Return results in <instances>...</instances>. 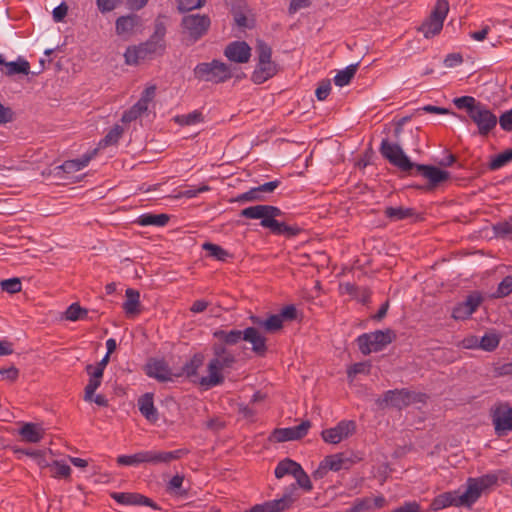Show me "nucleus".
<instances>
[{"label":"nucleus","instance_id":"obj_1","mask_svg":"<svg viewBox=\"0 0 512 512\" xmlns=\"http://www.w3.org/2000/svg\"><path fill=\"white\" fill-rule=\"evenodd\" d=\"M381 155L393 166L409 175H421L428 180L426 188L432 190L450 178V173L432 165L413 163L398 144L383 139L380 145Z\"/></svg>","mask_w":512,"mask_h":512},{"label":"nucleus","instance_id":"obj_2","mask_svg":"<svg viewBox=\"0 0 512 512\" xmlns=\"http://www.w3.org/2000/svg\"><path fill=\"white\" fill-rule=\"evenodd\" d=\"M165 35V23L161 17H157L154 22V32L150 38L137 46H130L126 49L124 53L125 63L128 65H138L163 55L166 49Z\"/></svg>","mask_w":512,"mask_h":512},{"label":"nucleus","instance_id":"obj_3","mask_svg":"<svg viewBox=\"0 0 512 512\" xmlns=\"http://www.w3.org/2000/svg\"><path fill=\"white\" fill-rule=\"evenodd\" d=\"M213 358L208 363V376L199 379V385L210 389L224 382L222 371L230 369L236 363L235 355L223 344L213 345Z\"/></svg>","mask_w":512,"mask_h":512},{"label":"nucleus","instance_id":"obj_4","mask_svg":"<svg viewBox=\"0 0 512 512\" xmlns=\"http://www.w3.org/2000/svg\"><path fill=\"white\" fill-rule=\"evenodd\" d=\"M396 339V333L392 329L376 330L364 333L356 339L359 350L363 355L383 350Z\"/></svg>","mask_w":512,"mask_h":512},{"label":"nucleus","instance_id":"obj_5","mask_svg":"<svg viewBox=\"0 0 512 512\" xmlns=\"http://www.w3.org/2000/svg\"><path fill=\"white\" fill-rule=\"evenodd\" d=\"M194 76L199 81L212 82L215 84L227 81L232 77L230 67L218 60L203 62L194 68Z\"/></svg>","mask_w":512,"mask_h":512},{"label":"nucleus","instance_id":"obj_6","mask_svg":"<svg viewBox=\"0 0 512 512\" xmlns=\"http://www.w3.org/2000/svg\"><path fill=\"white\" fill-rule=\"evenodd\" d=\"M182 27L186 43L190 45L207 33L210 27V19L206 15L190 14L183 17Z\"/></svg>","mask_w":512,"mask_h":512},{"label":"nucleus","instance_id":"obj_7","mask_svg":"<svg viewBox=\"0 0 512 512\" xmlns=\"http://www.w3.org/2000/svg\"><path fill=\"white\" fill-rule=\"evenodd\" d=\"M448 11L449 2L447 0H437L430 17L423 22L419 28L426 38L433 37L440 33Z\"/></svg>","mask_w":512,"mask_h":512},{"label":"nucleus","instance_id":"obj_8","mask_svg":"<svg viewBox=\"0 0 512 512\" xmlns=\"http://www.w3.org/2000/svg\"><path fill=\"white\" fill-rule=\"evenodd\" d=\"M421 396V394L415 393L405 388L394 389L386 391L382 398L378 399L376 403L380 407L390 405L401 410L405 407H408L412 403L419 402L421 400Z\"/></svg>","mask_w":512,"mask_h":512},{"label":"nucleus","instance_id":"obj_9","mask_svg":"<svg viewBox=\"0 0 512 512\" xmlns=\"http://www.w3.org/2000/svg\"><path fill=\"white\" fill-rule=\"evenodd\" d=\"M497 481V476L492 474L478 478H469L466 491L462 493V501L469 503L471 506L480 498L485 490L495 485Z\"/></svg>","mask_w":512,"mask_h":512},{"label":"nucleus","instance_id":"obj_10","mask_svg":"<svg viewBox=\"0 0 512 512\" xmlns=\"http://www.w3.org/2000/svg\"><path fill=\"white\" fill-rule=\"evenodd\" d=\"M356 432V423L353 420H342L335 427L322 431V439L326 443L338 444Z\"/></svg>","mask_w":512,"mask_h":512},{"label":"nucleus","instance_id":"obj_11","mask_svg":"<svg viewBox=\"0 0 512 512\" xmlns=\"http://www.w3.org/2000/svg\"><path fill=\"white\" fill-rule=\"evenodd\" d=\"M481 136H487L497 125L496 115L482 104L469 116Z\"/></svg>","mask_w":512,"mask_h":512},{"label":"nucleus","instance_id":"obj_12","mask_svg":"<svg viewBox=\"0 0 512 512\" xmlns=\"http://www.w3.org/2000/svg\"><path fill=\"white\" fill-rule=\"evenodd\" d=\"M284 213L276 206L272 205H255L244 208L240 211V216L247 219H261L260 225L263 227L264 221L277 220L276 217L282 216Z\"/></svg>","mask_w":512,"mask_h":512},{"label":"nucleus","instance_id":"obj_13","mask_svg":"<svg viewBox=\"0 0 512 512\" xmlns=\"http://www.w3.org/2000/svg\"><path fill=\"white\" fill-rule=\"evenodd\" d=\"M492 423L498 437L507 435L512 431V408L507 404H501L492 412Z\"/></svg>","mask_w":512,"mask_h":512},{"label":"nucleus","instance_id":"obj_14","mask_svg":"<svg viewBox=\"0 0 512 512\" xmlns=\"http://www.w3.org/2000/svg\"><path fill=\"white\" fill-rule=\"evenodd\" d=\"M483 297L474 292L469 294L465 301L458 303L452 310V318L455 320H466L468 319L481 305Z\"/></svg>","mask_w":512,"mask_h":512},{"label":"nucleus","instance_id":"obj_15","mask_svg":"<svg viewBox=\"0 0 512 512\" xmlns=\"http://www.w3.org/2000/svg\"><path fill=\"white\" fill-rule=\"evenodd\" d=\"M142 27V19L137 14L120 16L115 22V31L118 36L129 39Z\"/></svg>","mask_w":512,"mask_h":512},{"label":"nucleus","instance_id":"obj_16","mask_svg":"<svg viewBox=\"0 0 512 512\" xmlns=\"http://www.w3.org/2000/svg\"><path fill=\"white\" fill-rule=\"evenodd\" d=\"M361 460L362 458L354 452H342L326 456L325 464L331 471L338 472L340 470L350 469L354 464Z\"/></svg>","mask_w":512,"mask_h":512},{"label":"nucleus","instance_id":"obj_17","mask_svg":"<svg viewBox=\"0 0 512 512\" xmlns=\"http://www.w3.org/2000/svg\"><path fill=\"white\" fill-rule=\"evenodd\" d=\"M188 453L189 450L185 448L177 449L174 451L149 450L147 451L146 463L152 465H169L171 462L181 459Z\"/></svg>","mask_w":512,"mask_h":512},{"label":"nucleus","instance_id":"obj_18","mask_svg":"<svg viewBox=\"0 0 512 512\" xmlns=\"http://www.w3.org/2000/svg\"><path fill=\"white\" fill-rule=\"evenodd\" d=\"M110 355L106 353L104 358L97 363L96 366L88 364L85 368L89 375V381L87 383V398L90 397L93 391H96L101 385L104 369L109 362Z\"/></svg>","mask_w":512,"mask_h":512},{"label":"nucleus","instance_id":"obj_19","mask_svg":"<svg viewBox=\"0 0 512 512\" xmlns=\"http://www.w3.org/2000/svg\"><path fill=\"white\" fill-rule=\"evenodd\" d=\"M224 55L230 61L236 63H247L251 56V48L244 41H234L226 46Z\"/></svg>","mask_w":512,"mask_h":512},{"label":"nucleus","instance_id":"obj_20","mask_svg":"<svg viewBox=\"0 0 512 512\" xmlns=\"http://www.w3.org/2000/svg\"><path fill=\"white\" fill-rule=\"evenodd\" d=\"M111 497L117 503L122 504V505H144V506L151 507L155 510L159 509L157 504L152 499H150L140 493L114 492L111 494Z\"/></svg>","mask_w":512,"mask_h":512},{"label":"nucleus","instance_id":"obj_21","mask_svg":"<svg viewBox=\"0 0 512 512\" xmlns=\"http://www.w3.org/2000/svg\"><path fill=\"white\" fill-rule=\"evenodd\" d=\"M293 502L294 498L290 494H285L280 499L256 504L246 512H283L289 509Z\"/></svg>","mask_w":512,"mask_h":512},{"label":"nucleus","instance_id":"obj_22","mask_svg":"<svg viewBox=\"0 0 512 512\" xmlns=\"http://www.w3.org/2000/svg\"><path fill=\"white\" fill-rule=\"evenodd\" d=\"M146 374L160 382L170 381L172 373L164 360L150 359L145 366Z\"/></svg>","mask_w":512,"mask_h":512},{"label":"nucleus","instance_id":"obj_23","mask_svg":"<svg viewBox=\"0 0 512 512\" xmlns=\"http://www.w3.org/2000/svg\"><path fill=\"white\" fill-rule=\"evenodd\" d=\"M448 506H467L470 507L469 503L462 501V494L457 491L445 492L435 497L431 503L432 510H441Z\"/></svg>","mask_w":512,"mask_h":512},{"label":"nucleus","instance_id":"obj_24","mask_svg":"<svg viewBox=\"0 0 512 512\" xmlns=\"http://www.w3.org/2000/svg\"><path fill=\"white\" fill-rule=\"evenodd\" d=\"M244 341L251 343L252 351L258 356H264L268 350L266 338L256 327H248L244 330Z\"/></svg>","mask_w":512,"mask_h":512},{"label":"nucleus","instance_id":"obj_25","mask_svg":"<svg viewBox=\"0 0 512 512\" xmlns=\"http://www.w3.org/2000/svg\"><path fill=\"white\" fill-rule=\"evenodd\" d=\"M263 228L269 229L275 235H284L287 238L295 237L301 232L300 227L296 225L290 226L278 220L264 221Z\"/></svg>","mask_w":512,"mask_h":512},{"label":"nucleus","instance_id":"obj_26","mask_svg":"<svg viewBox=\"0 0 512 512\" xmlns=\"http://www.w3.org/2000/svg\"><path fill=\"white\" fill-rule=\"evenodd\" d=\"M138 407L141 414L151 423L158 420V412L154 406L153 394L145 393L138 399Z\"/></svg>","mask_w":512,"mask_h":512},{"label":"nucleus","instance_id":"obj_27","mask_svg":"<svg viewBox=\"0 0 512 512\" xmlns=\"http://www.w3.org/2000/svg\"><path fill=\"white\" fill-rule=\"evenodd\" d=\"M277 73L276 64L272 61L258 62V65L252 73V81L255 84H262L272 78Z\"/></svg>","mask_w":512,"mask_h":512},{"label":"nucleus","instance_id":"obj_28","mask_svg":"<svg viewBox=\"0 0 512 512\" xmlns=\"http://www.w3.org/2000/svg\"><path fill=\"white\" fill-rule=\"evenodd\" d=\"M250 320L257 327L263 328L268 333H275L282 329L283 321L278 314L270 315L267 319L263 320L258 316H251Z\"/></svg>","mask_w":512,"mask_h":512},{"label":"nucleus","instance_id":"obj_29","mask_svg":"<svg viewBox=\"0 0 512 512\" xmlns=\"http://www.w3.org/2000/svg\"><path fill=\"white\" fill-rule=\"evenodd\" d=\"M203 360L201 355H194L189 361H187L183 367L182 372L175 374L176 377H180L185 375L187 378L191 379L193 383L199 384V379L201 377L198 376V369L202 366Z\"/></svg>","mask_w":512,"mask_h":512},{"label":"nucleus","instance_id":"obj_30","mask_svg":"<svg viewBox=\"0 0 512 512\" xmlns=\"http://www.w3.org/2000/svg\"><path fill=\"white\" fill-rule=\"evenodd\" d=\"M126 301L123 303V309L128 316H135L141 312L140 293L137 290L128 288L125 292Z\"/></svg>","mask_w":512,"mask_h":512},{"label":"nucleus","instance_id":"obj_31","mask_svg":"<svg viewBox=\"0 0 512 512\" xmlns=\"http://www.w3.org/2000/svg\"><path fill=\"white\" fill-rule=\"evenodd\" d=\"M22 439L29 443H38L44 436V429L34 423H25L20 431Z\"/></svg>","mask_w":512,"mask_h":512},{"label":"nucleus","instance_id":"obj_32","mask_svg":"<svg viewBox=\"0 0 512 512\" xmlns=\"http://www.w3.org/2000/svg\"><path fill=\"white\" fill-rule=\"evenodd\" d=\"M301 465L296 461L285 458L281 460L275 468V477L278 479L283 478L285 475H292L293 477L298 473Z\"/></svg>","mask_w":512,"mask_h":512},{"label":"nucleus","instance_id":"obj_33","mask_svg":"<svg viewBox=\"0 0 512 512\" xmlns=\"http://www.w3.org/2000/svg\"><path fill=\"white\" fill-rule=\"evenodd\" d=\"M213 336L220 340L223 345H235L244 338V331L240 330H216Z\"/></svg>","mask_w":512,"mask_h":512},{"label":"nucleus","instance_id":"obj_34","mask_svg":"<svg viewBox=\"0 0 512 512\" xmlns=\"http://www.w3.org/2000/svg\"><path fill=\"white\" fill-rule=\"evenodd\" d=\"M384 215L391 221H400L414 216L415 210L413 208H406L402 206L386 207Z\"/></svg>","mask_w":512,"mask_h":512},{"label":"nucleus","instance_id":"obj_35","mask_svg":"<svg viewBox=\"0 0 512 512\" xmlns=\"http://www.w3.org/2000/svg\"><path fill=\"white\" fill-rule=\"evenodd\" d=\"M167 214H143L137 219V223L141 226H165L169 221Z\"/></svg>","mask_w":512,"mask_h":512},{"label":"nucleus","instance_id":"obj_36","mask_svg":"<svg viewBox=\"0 0 512 512\" xmlns=\"http://www.w3.org/2000/svg\"><path fill=\"white\" fill-rule=\"evenodd\" d=\"M4 73L8 76L15 74L28 75L30 73V64L24 59L18 61L6 62Z\"/></svg>","mask_w":512,"mask_h":512},{"label":"nucleus","instance_id":"obj_37","mask_svg":"<svg viewBox=\"0 0 512 512\" xmlns=\"http://www.w3.org/2000/svg\"><path fill=\"white\" fill-rule=\"evenodd\" d=\"M358 68V63L347 66L344 70L338 71L334 77L336 86L343 87L350 83L351 79L355 76Z\"/></svg>","mask_w":512,"mask_h":512},{"label":"nucleus","instance_id":"obj_38","mask_svg":"<svg viewBox=\"0 0 512 512\" xmlns=\"http://www.w3.org/2000/svg\"><path fill=\"white\" fill-rule=\"evenodd\" d=\"M454 104L458 109H465L468 116H470L481 105V102L472 96H462L455 98Z\"/></svg>","mask_w":512,"mask_h":512},{"label":"nucleus","instance_id":"obj_39","mask_svg":"<svg viewBox=\"0 0 512 512\" xmlns=\"http://www.w3.org/2000/svg\"><path fill=\"white\" fill-rule=\"evenodd\" d=\"M174 121L181 126L195 125L203 121V115L200 111L194 110L185 115H177Z\"/></svg>","mask_w":512,"mask_h":512},{"label":"nucleus","instance_id":"obj_40","mask_svg":"<svg viewBox=\"0 0 512 512\" xmlns=\"http://www.w3.org/2000/svg\"><path fill=\"white\" fill-rule=\"evenodd\" d=\"M90 156H85L83 159H73L65 161L60 168L67 174H71L83 169L90 161Z\"/></svg>","mask_w":512,"mask_h":512},{"label":"nucleus","instance_id":"obj_41","mask_svg":"<svg viewBox=\"0 0 512 512\" xmlns=\"http://www.w3.org/2000/svg\"><path fill=\"white\" fill-rule=\"evenodd\" d=\"M147 451H141L133 455H121L117 458L119 465H139L146 463Z\"/></svg>","mask_w":512,"mask_h":512},{"label":"nucleus","instance_id":"obj_42","mask_svg":"<svg viewBox=\"0 0 512 512\" xmlns=\"http://www.w3.org/2000/svg\"><path fill=\"white\" fill-rule=\"evenodd\" d=\"M88 311L78 303H72L65 311L64 317L69 321H77L87 317Z\"/></svg>","mask_w":512,"mask_h":512},{"label":"nucleus","instance_id":"obj_43","mask_svg":"<svg viewBox=\"0 0 512 512\" xmlns=\"http://www.w3.org/2000/svg\"><path fill=\"white\" fill-rule=\"evenodd\" d=\"M512 161V148L507 149L491 159L488 167L490 170H497Z\"/></svg>","mask_w":512,"mask_h":512},{"label":"nucleus","instance_id":"obj_44","mask_svg":"<svg viewBox=\"0 0 512 512\" xmlns=\"http://www.w3.org/2000/svg\"><path fill=\"white\" fill-rule=\"evenodd\" d=\"M202 248H203V250L209 252V256H211L217 260H220V261H225L226 258L229 256L228 251H226L225 249H223L221 246H219L217 244L205 242L202 245Z\"/></svg>","mask_w":512,"mask_h":512},{"label":"nucleus","instance_id":"obj_45","mask_svg":"<svg viewBox=\"0 0 512 512\" xmlns=\"http://www.w3.org/2000/svg\"><path fill=\"white\" fill-rule=\"evenodd\" d=\"M146 111V107H142L136 102L129 110L123 113L121 121L123 123H130L138 119Z\"/></svg>","mask_w":512,"mask_h":512},{"label":"nucleus","instance_id":"obj_46","mask_svg":"<svg viewBox=\"0 0 512 512\" xmlns=\"http://www.w3.org/2000/svg\"><path fill=\"white\" fill-rule=\"evenodd\" d=\"M256 53L258 54V62H268L272 61V49L271 47L263 40L258 39L256 42Z\"/></svg>","mask_w":512,"mask_h":512},{"label":"nucleus","instance_id":"obj_47","mask_svg":"<svg viewBox=\"0 0 512 512\" xmlns=\"http://www.w3.org/2000/svg\"><path fill=\"white\" fill-rule=\"evenodd\" d=\"M124 133V129L120 125H115L100 142L101 146H109L116 144Z\"/></svg>","mask_w":512,"mask_h":512},{"label":"nucleus","instance_id":"obj_48","mask_svg":"<svg viewBox=\"0 0 512 512\" xmlns=\"http://www.w3.org/2000/svg\"><path fill=\"white\" fill-rule=\"evenodd\" d=\"M500 339L496 334H485L479 341V348L491 352L499 345Z\"/></svg>","mask_w":512,"mask_h":512},{"label":"nucleus","instance_id":"obj_49","mask_svg":"<svg viewBox=\"0 0 512 512\" xmlns=\"http://www.w3.org/2000/svg\"><path fill=\"white\" fill-rule=\"evenodd\" d=\"M271 439L275 442L294 441L293 430L289 428H278L272 432Z\"/></svg>","mask_w":512,"mask_h":512},{"label":"nucleus","instance_id":"obj_50","mask_svg":"<svg viewBox=\"0 0 512 512\" xmlns=\"http://www.w3.org/2000/svg\"><path fill=\"white\" fill-rule=\"evenodd\" d=\"M0 287L3 291L9 294H15L21 291L22 284L19 278H10L2 280L0 282Z\"/></svg>","mask_w":512,"mask_h":512},{"label":"nucleus","instance_id":"obj_51","mask_svg":"<svg viewBox=\"0 0 512 512\" xmlns=\"http://www.w3.org/2000/svg\"><path fill=\"white\" fill-rule=\"evenodd\" d=\"M512 293V275L506 276L498 285L494 294L496 298H503Z\"/></svg>","mask_w":512,"mask_h":512},{"label":"nucleus","instance_id":"obj_52","mask_svg":"<svg viewBox=\"0 0 512 512\" xmlns=\"http://www.w3.org/2000/svg\"><path fill=\"white\" fill-rule=\"evenodd\" d=\"M238 202H252L264 200L261 192L258 190V186L251 188L249 191L238 195L235 199Z\"/></svg>","mask_w":512,"mask_h":512},{"label":"nucleus","instance_id":"obj_53","mask_svg":"<svg viewBox=\"0 0 512 512\" xmlns=\"http://www.w3.org/2000/svg\"><path fill=\"white\" fill-rule=\"evenodd\" d=\"M497 236L512 239V221L499 222L494 225Z\"/></svg>","mask_w":512,"mask_h":512},{"label":"nucleus","instance_id":"obj_54","mask_svg":"<svg viewBox=\"0 0 512 512\" xmlns=\"http://www.w3.org/2000/svg\"><path fill=\"white\" fill-rule=\"evenodd\" d=\"M52 469H53L52 476L55 478H68L71 473V468L69 465L60 463L58 461L53 462Z\"/></svg>","mask_w":512,"mask_h":512},{"label":"nucleus","instance_id":"obj_55","mask_svg":"<svg viewBox=\"0 0 512 512\" xmlns=\"http://www.w3.org/2000/svg\"><path fill=\"white\" fill-rule=\"evenodd\" d=\"M294 478L299 487H301L305 491L312 490L313 487L311 480L302 467L299 469L298 473L294 476Z\"/></svg>","mask_w":512,"mask_h":512},{"label":"nucleus","instance_id":"obj_56","mask_svg":"<svg viewBox=\"0 0 512 512\" xmlns=\"http://www.w3.org/2000/svg\"><path fill=\"white\" fill-rule=\"evenodd\" d=\"M155 94L156 86H149L142 92L141 97L137 101V103H139L142 107H146V110H148V105L155 97Z\"/></svg>","mask_w":512,"mask_h":512},{"label":"nucleus","instance_id":"obj_57","mask_svg":"<svg viewBox=\"0 0 512 512\" xmlns=\"http://www.w3.org/2000/svg\"><path fill=\"white\" fill-rule=\"evenodd\" d=\"M121 0H96V5L101 13H108L114 10Z\"/></svg>","mask_w":512,"mask_h":512},{"label":"nucleus","instance_id":"obj_58","mask_svg":"<svg viewBox=\"0 0 512 512\" xmlns=\"http://www.w3.org/2000/svg\"><path fill=\"white\" fill-rule=\"evenodd\" d=\"M330 91H331L330 80L326 79V80L321 81V83L319 84V86L317 87L316 92H315L317 99L320 101L325 100L328 97Z\"/></svg>","mask_w":512,"mask_h":512},{"label":"nucleus","instance_id":"obj_59","mask_svg":"<svg viewBox=\"0 0 512 512\" xmlns=\"http://www.w3.org/2000/svg\"><path fill=\"white\" fill-rule=\"evenodd\" d=\"M178 8L181 11H190L193 9L200 8L205 0H177Z\"/></svg>","mask_w":512,"mask_h":512},{"label":"nucleus","instance_id":"obj_60","mask_svg":"<svg viewBox=\"0 0 512 512\" xmlns=\"http://www.w3.org/2000/svg\"><path fill=\"white\" fill-rule=\"evenodd\" d=\"M371 365L368 362L355 363L348 369V376H355L357 374L366 373L370 371Z\"/></svg>","mask_w":512,"mask_h":512},{"label":"nucleus","instance_id":"obj_61","mask_svg":"<svg viewBox=\"0 0 512 512\" xmlns=\"http://www.w3.org/2000/svg\"><path fill=\"white\" fill-rule=\"evenodd\" d=\"M311 427L310 421H303L299 425L291 427L293 430L294 438L296 440L302 439L307 433L309 428Z\"/></svg>","mask_w":512,"mask_h":512},{"label":"nucleus","instance_id":"obj_62","mask_svg":"<svg viewBox=\"0 0 512 512\" xmlns=\"http://www.w3.org/2000/svg\"><path fill=\"white\" fill-rule=\"evenodd\" d=\"M281 320H288L292 321L295 320L297 317V309L294 305H287L284 308L281 309L280 313H278Z\"/></svg>","mask_w":512,"mask_h":512},{"label":"nucleus","instance_id":"obj_63","mask_svg":"<svg viewBox=\"0 0 512 512\" xmlns=\"http://www.w3.org/2000/svg\"><path fill=\"white\" fill-rule=\"evenodd\" d=\"M499 124L504 131H512V108L501 114Z\"/></svg>","mask_w":512,"mask_h":512},{"label":"nucleus","instance_id":"obj_64","mask_svg":"<svg viewBox=\"0 0 512 512\" xmlns=\"http://www.w3.org/2000/svg\"><path fill=\"white\" fill-rule=\"evenodd\" d=\"M353 507L356 512H363L372 509V500L370 497L356 499Z\"/></svg>","mask_w":512,"mask_h":512}]
</instances>
